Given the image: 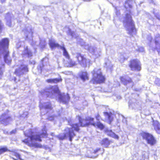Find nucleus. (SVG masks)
<instances>
[{"label": "nucleus", "mask_w": 160, "mask_h": 160, "mask_svg": "<svg viewBox=\"0 0 160 160\" xmlns=\"http://www.w3.org/2000/svg\"><path fill=\"white\" fill-rule=\"evenodd\" d=\"M40 93L43 96L52 98H58L60 102L65 104L67 103L70 99L69 94L62 93L57 86H50L46 87L40 91Z\"/></svg>", "instance_id": "obj_2"}, {"label": "nucleus", "mask_w": 160, "mask_h": 160, "mask_svg": "<svg viewBox=\"0 0 160 160\" xmlns=\"http://www.w3.org/2000/svg\"><path fill=\"white\" fill-rule=\"evenodd\" d=\"M144 50V48L142 47H140L138 48V51L140 52H143Z\"/></svg>", "instance_id": "obj_51"}, {"label": "nucleus", "mask_w": 160, "mask_h": 160, "mask_svg": "<svg viewBox=\"0 0 160 160\" xmlns=\"http://www.w3.org/2000/svg\"><path fill=\"white\" fill-rule=\"evenodd\" d=\"M30 11L29 10H28V14L29 13Z\"/></svg>", "instance_id": "obj_63"}, {"label": "nucleus", "mask_w": 160, "mask_h": 160, "mask_svg": "<svg viewBox=\"0 0 160 160\" xmlns=\"http://www.w3.org/2000/svg\"><path fill=\"white\" fill-rule=\"evenodd\" d=\"M28 114V112H23V114L21 115V117H22L23 118H25L27 117Z\"/></svg>", "instance_id": "obj_44"}, {"label": "nucleus", "mask_w": 160, "mask_h": 160, "mask_svg": "<svg viewBox=\"0 0 160 160\" xmlns=\"http://www.w3.org/2000/svg\"><path fill=\"white\" fill-rule=\"evenodd\" d=\"M147 40L148 41V45L150 48L153 51H155V48L153 46L152 42V38L151 34L148 35L147 37Z\"/></svg>", "instance_id": "obj_22"}, {"label": "nucleus", "mask_w": 160, "mask_h": 160, "mask_svg": "<svg viewBox=\"0 0 160 160\" xmlns=\"http://www.w3.org/2000/svg\"><path fill=\"white\" fill-rule=\"evenodd\" d=\"M28 71V65L26 64H21L19 67L15 69L14 73L17 76L20 77Z\"/></svg>", "instance_id": "obj_13"}, {"label": "nucleus", "mask_w": 160, "mask_h": 160, "mask_svg": "<svg viewBox=\"0 0 160 160\" xmlns=\"http://www.w3.org/2000/svg\"><path fill=\"white\" fill-rule=\"evenodd\" d=\"M154 43L155 44V51L156 50L158 53L160 52V35L156 34L155 37Z\"/></svg>", "instance_id": "obj_18"}, {"label": "nucleus", "mask_w": 160, "mask_h": 160, "mask_svg": "<svg viewBox=\"0 0 160 160\" xmlns=\"http://www.w3.org/2000/svg\"><path fill=\"white\" fill-rule=\"evenodd\" d=\"M124 7L126 9L128 8H131L132 6L131 5V2L130 1H126L125 2L124 4Z\"/></svg>", "instance_id": "obj_35"}, {"label": "nucleus", "mask_w": 160, "mask_h": 160, "mask_svg": "<svg viewBox=\"0 0 160 160\" xmlns=\"http://www.w3.org/2000/svg\"><path fill=\"white\" fill-rule=\"evenodd\" d=\"M24 32L26 37V40H28L31 46L35 48V46H39L41 49H43L45 48L47 43L44 38H39L40 42L38 43L36 41H34L32 39L33 32L31 28H26L23 31Z\"/></svg>", "instance_id": "obj_3"}, {"label": "nucleus", "mask_w": 160, "mask_h": 160, "mask_svg": "<svg viewBox=\"0 0 160 160\" xmlns=\"http://www.w3.org/2000/svg\"><path fill=\"white\" fill-rule=\"evenodd\" d=\"M68 33V34L72 36V38H77V35H76L75 32L72 31L71 29L69 28Z\"/></svg>", "instance_id": "obj_34"}, {"label": "nucleus", "mask_w": 160, "mask_h": 160, "mask_svg": "<svg viewBox=\"0 0 160 160\" xmlns=\"http://www.w3.org/2000/svg\"><path fill=\"white\" fill-rule=\"evenodd\" d=\"M133 96H136V98H132L129 100L128 102V106L129 108L133 109H138L140 107L141 102L138 100L139 95L133 93L132 94Z\"/></svg>", "instance_id": "obj_10"}, {"label": "nucleus", "mask_w": 160, "mask_h": 160, "mask_svg": "<svg viewBox=\"0 0 160 160\" xmlns=\"http://www.w3.org/2000/svg\"><path fill=\"white\" fill-rule=\"evenodd\" d=\"M123 25L126 30L128 31V33L130 35L132 34H135L136 32V28L134 22L130 13H127L123 21Z\"/></svg>", "instance_id": "obj_6"}, {"label": "nucleus", "mask_w": 160, "mask_h": 160, "mask_svg": "<svg viewBox=\"0 0 160 160\" xmlns=\"http://www.w3.org/2000/svg\"><path fill=\"white\" fill-rule=\"evenodd\" d=\"M71 128H66L64 129V132L63 134L58 135V137L60 140H62L68 138L69 141L72 142L73 137L76 136V134L74 131V130L78 132L80 130V128L78 123L72 124L71 125Z\"/></svg>", "instance_id": "obj_5"}, {"label": "nucleus", "mask_w": 160, "mask_h": 160, "mask_svg": "<svg viewBox=\"0 0 160 160\" xmlns=\"http://www.w3.org/2000/svg\"><path fill=\"white\" fill-rule=\"evenodd\" d=\"M149 0L150 2V3H152L154 5L155 4V3L153 1V0Z\"/></svg>", "instance_id": "obj_57"}, {"label": "nucleus", "mask_w": 160, "mask_h": 160, "mask_svg": "<svg viewBox=\"0 0 160 160\" xmlns=\"http://www.w3.org/2000/svg\"><path fill=\"white\" fill-rule=\"evenodd\" d=\"M62 81V79L61 77L59 78H50L46 80V82L49 83H57L61 82Z\"/></svg>", "instance_id": "obj_28"}, {"label": "nucleus", "mask_w": 160, "mask_h": 160, "mask_svg": "<svg viewBox=\"0 0 160 160\" xmlns=\"http://www.w3.org/2000/svg\"><path fill=\"white\" fill-rule=\"evenodd\" d=\"M105 64L106 68L108 69H111L112 66V65L111 63V62L108 60H107V62H105Z\"/></svg>", "instance_id": "obj_37"}, {"label": "nucleus", "mask_w": 160, "mask_h": 160, "mask_svg": "<svg viewBox=\"0 0 160 160\" xmlns=\"http://www.w3.org/2000/svg\"><path fill=\"white\" fill-rule=\"evenodd\" d=\"M49 45L52 49H55L56 48L60 49L62 47V44L61 45H60L54 39H51L49 40Z\"/></svg>", "instance_id": "obj_19"}, {"label": "nucleus", "mask_w": 160, "mask_h": 160, "mask_svg": "<svg viewBox=\"0 0 160 160\" xmlns=\"http://www.w3.org/2000/svg\"><path fill=\"white\" fill-rule=\"evenodd\" d=\"M5 0H0V1H1V3H2L4 2L5 1Z\"/></svg>", "instance_id": "obj_61"}, {"label": "nucleus", "mask_w": 160, "mask_h": 160, "mask_svg": "<svg viewBox=\"0 0 160 160\" xmlns=\"http://www.w3.org/2000/svg\"><path fill=\"white\" fill-rule=\"evenodd\" d=\"M100 144L102 147L105 148H108L110 145V141L108 138H106L102 139Z\"/></svg>", "instance_id": "obj_24"}, {"label": "nucleus", "mask_w": 160, "mask_h": 160, "mask_svg": "<svg viewBox=\"0 0 160 160\" xmlns=\"http://www.w3.org/2000/svg\"><path fill=\"white\" fill-rule=\"evenodd\" d=\"M117 98L118 99H120L121 98V97L120 95H118L117 96Z\"/></svg>", "instance_id": "obj_59"}, {"label": "nucleus", "mask_w": 160, "mask_h": 160, "mask_svg": "<svg viewBox=\"0 0 160 160\" xmlns=\"http://www.w3.org/2000/svg\"><path fill=\"white\" fill-rule=\"evenodd\" d=\"M39 107L42 115H44L47 113L48 112L49 110L52 109L51 104L49 102L43 103H40L39 105Z\"/></svg>", "instance_id": "obj_15"}, {"label": "nucleus", "mask_w": 160, "mask_h": 160, "mask_svg": "<svg viewBox=\"0 0 160 160\" xmlns=\"http://www.w3.org/2000/svg\"><path fill=\"white\" fill-rule=\"evenodd\" d=\"M107 135L115 139L118 140L119 138L118 136L113 132L111 130L107 129L106 130Z\"/></svg>", "instance_id": "obj_23"}, {"label": "nucleus", "mask_w": 160, "mask_h": 160, "mask_svg": "<svg viewBox=\"0 0 160 160\" xmlns=\"http://www.w3.org/2000/svg\"><path fill=\"white\" fill-rule=\"evenodd\" d=\"M4 65H2V66H0V79L1 78L3 70L2 67L4 68Z\"/></svg>", "instance_id": "obj_39"}, {"label": "nucleus", "mask_w": 160, "mask_h": 160, "mask_svg": "<svg viewBox=\"0 0 160 160\" xmlns=\"http://www.w3.org/2000/svg\"><path fill=\"white\" fill-rule=\"evenodd\" d=\"M77 41L78 43L81 46H84L86 43L84 40L81 38H77Z\"/></svg>", "instance_id": "obj_36"}, {"label": "nucleus", "mask_w": 160, "mask_h": 160, "mask_svg": "<svg viewBox=\"0 0 160 160\" xmlns=\"http://www.w3.org/2000/svg\"><path fill=\"white\" fill-rule=\"evenodd\" d=\"M12 159H13L14 160H17V159H15V158H12Z\"/></svg>", "instance_id": "obj_62"}, {"label": "nucleus", "mask_w": 160, "mask_h": 160, "mask_svg": "<svg viewBox=\"0 0 160 160\" xmlns=\"http://www.w3.org/2000/svg\"><path fill=\"white\" fill-rule=\"evenodd\" d=\"M92 81L94 84L102 83L105 81V78L102 74L100 69L95 68L92 72Z\"/></svg>", "instance_id": "obj_7"}, {"label": "nucleus", "mask_w": 160, "mask_h": 160, "mask_svg": "<svg viewBox=\"0 0 160 160\" xmlns=\"http://www.w3.org/2000/svg\"><path fill=\"white\" fill-rule=\"evenodd\" d=\"M152 125L154 128V130L156 132L160 134V123L157 120H154L153 119Z\"/></svg>", "instance_id": "obj_20"}, {"label": "nucleus", "mask_w": 160, "mask_h": 160, "mask_svg": "<svg viewBox=\"0 0 160 160\" xmlns=\"http://www.w3.org/2000/svg\"><path fill=\"white\" fill-rule=\"evenodd\" d=\"M76 57L78 60L79 63L82 67L85 68L88 65H89L90 61V60L89 59H87L80 53H77Z\"/></svg>", "instance_id": "obj_12"}, {"label": "nucleus", "mask_w": 160, "mask_h": 160, "mask_svg": "<svg viewBox=\"0 0 160 160\" xmlns=\"http://www.w3.org/2000/svg\"><path fill=\"white\" fill-rule=\"evenodd\" d=\"M101 149L100 148H97L95 150H94L93 152V153L96 154Z\"/></svg>", "instance_id": "obj_50"}, {"label": "nucleus", "mask_w": 160, "mask_h": 160, "mask_svg": "<svg viewBox=\"0 0 160 160\" xmlns=\"http://www.w3.org/2000/svg\"><path fill=\"white\" fill-rule=\"evenodd\" d=\"M16 132V130L15 129H14V130H12L10 132V134H14V133H15V132Z\"/></svg>", "instance_id": "obj_56"}, {"label": "nucleus", "mask_w": 160, "mask_h": 160, "mask_svg": "<svg viewBox=\"0 0 160 160\" xmlns=\"http://www.w3.org/2000/svg\"><path fill=\"white\" fill-rule=\"evenodd\" d=\"M92 125L100 129L101 130L105 128V126L100 121H97V122H95L94 121H92Z\"/></svg>", "instance_id": "obj_30"}, {"label": "nucleus", "mask_w": 160, "mask_h": 160, "mask_svg": "<svg viewBox=\"0 0 160 160\" xmlns=\"http://www.w3.org/2000/svg\"><path fill=\"white\" fill-rule=\"evenodd\" d=\"M51 135H52V136H53V133H52L51 134Z\"/></svg>", "instance_id": "obj_64"}, {"label": "nucleus", "mask_w": 160, "mask_h": 160, "mask_svg": "<svg viewBox=\"0 0 160 160\" xmlns=\"http://www.w3.org/2000/svg\"><path fill=\"white\" fill-rule=\"evenodd\" d=\"M68 60V63L69 66L70 67H73L75 65V62L74 61H72L70 58L69 59H67Z\"/></svg>", "instance_id": "obj_38"}, {"label": "nucleus", "mask_w": 160, "mask_h": 160, "mask_svg": "<svg viewBox=\"0 0 160 160\" xmlns=\"http://www.w3.org/2000/svg\"><path fill=\"white\" fill-rule=\"evenodd\" d=\"M43 148L46 150H49L50 149V148L47 145L43 146Z\"/></svg>", "instance_id": "obj_55"}, {"label": "nucleus", "mask_w": 160, "mask_h": 160, "mask_svg": "<svg viewBox=\"0 0 160 160\" xmlns=\"http://www.w3.org/2000/svg\"><path fill=\"white\" fill-rule=\"evenodd\" d=\"M153 14H154L155 15V16L156 17V18L158 19V20H160V16L158 15H156L154 13V11H153Z\"/></svg>", "instance_id": "obj_53"}, {"label": "nucleus", "mask_w": 160, "mask_h": 160, "mask_svg": "<svg viewBox=\"0 0 160 160\" xmlns=\"http://www.w3.org/2000/svg\"><path fill=\"white\" fill-rule=\"evenodd\" d=\"M24 134L28 138L23 140L22 142L30 147H34L35 148H42L41 144L38 143L36 141L41 142V138H46L48 135L45 127L43 128L41 133L37 132H34L33 130L29 129L24 132Z\"/></svg>", "instance_id": "obj_1"}, {"label": "nucleus", "mask_w": 160, "mask_h": 160, "mask_svg": "<svg viewBox=\"0 0 160 160\" xmlns=\"http://www.w3.org/2000/svg\"><path fill=\"white\" fill-rule=\"evenodd\" d=\"M3 133L5 134H8V131H6V130H3Z\"/></svg>", "instance_id": "obj_58"}, {"label": "nucleus", "mask_w": 160, "mask_h": 160, "mask_svg": "<svg viewBox=\"0 0 160 160\" xmlns=\"http://www.w3.org/2000/svg\"><path fill=\"white\" fill-rule=\"evenodd\" d=\"M29 64H30L34 65L35 64V62L34 60H30Z\"/></svg>", "instance_id": "obj_52"}, {"label": "nucleus", "mask_w": 160, "mask_h": 160, "mask_svg": "<svg viewBox=\"0 0 160 160\" xmlns=\"http://www.w3.org/2000/svg\"><path fill=\"white\" fill-rule=\"evenodd\" d=\"M104 115L106 118H107L108 120V123L110 124L113 120V115L111 112H103Z\"/></svg>", "instance_id": "obj_25"}, {"label": "nucleus", "mask_w": 160, "mask_h": 160, "mask_svg": "<svg viewBox=\"0 0 160 160\" xmlns=\"http://www.w3.org/2000/svg\"><path fill=\"white\" fill-rule=\"evenodd\" d=\"M140 135L143 139L145 140L148 144L153 146L156 143V140L152 134L147 132H142L140 133Z\"/></svg>", "instance_id": "obj_9"}, {"label": "nucleus", "mask_w": 160, "mask_h": 160, "mask_svg": "<svg viewBox=\"0 0 160 160\" xmlns=\"http://www.w3.org/2000/svg\"><path fill=\"white\" fill-rule=\"evenodd\" d=\"M9 44V40L8 38H4L0 40V54H3L4 61L8 65H10L12 62L8 50Z\"/></svg>", "instance_id": "obj_4"}, {"label": "nucleus", "mask_w": 160, "mask_h": 160, "mask_svg": "<svg viewBox=\"0 0 160 160\" xmlns=\"http://www.w3.org/2000/svg\"><path fill=\"white\" fill-rule=\"evenodd\" d=\"M116 15L118 16V15L120 14V12H119V11H117V10L116 9Z\"/></svg>", "instance_id": "obj_60"}, {"label": "nucleus", "mask_w": 160, "mask_h": 160, "mask_svg": "<svg viewBox=\"0 0 160 160\" xmlns=\"http://www.w3.org/2000/svg\"><path fill=\"white\" fill-rule=\"evenodd\" d=\"M8 110L3 113L0 116V122L4 126L9 124L12 120L11 117L8 114Z\"/></svg>", "instance_id": "obj_11"}, {"label": "nucleus", "mask_w": 160, "mask_h": 160, "mask_svg": "<svg viewBox=\"0 0 160 160\" xmlns=\"http://www.w3.org/2000/svg\"><path fill=\"white\" fill-rule=\"evenodd\" d=\"M14 155L20 160H22V159L21 158V155L19 153L17 152H15L14 153Z\"/></svg>", "instance_id": "obj_42"}, {"label": "nucleus", "mask_w": 160, "mask_h": 160, "mask_svg": "<svg viewBox=\"0 0 160 160\" xmlns=\"http://www.w3.org/2000/svg\"><path fill=\"white\" fill-rule=\"evenodd\" d=\"M3 27V24L0 19V33H1Z\"/></svg>", "instance_id": "obj_45"}, {"label": "nucleus", "mask_w": 160, "mask_h": 160, "mask_svg": "<svg viewBox=\"0 0 160 160\" xmlns=\"http://www.w3.org/2000/svg\"><path fill=\"white\" fill-rule=\"evenodd\" d=\"M118 56L119 60L121 63L123 62L124 60H127L129 57L126 53L123 52L119 53Z\"/></svg>", "instance_id": "obj_27"}, {"label": "nucleus", "mask_w": 160, "mask_h": 160, "mask_svg": "<svg viewBox=\"0 0 160 160\" xmlns=\"http://www.w3.org/2000/svg\"><path fill=\"white\" fill-rule=\"evenodd\" d=\"M5 17L6 25L9 27H11L12 22L14 19L13 15L10 12H8L6 14Z\"/></svg>", "instance_id": "obj_17"}, {"label": "nucleus", "mask_w": 160, "mask_h": 160, "mask_svg": "<svg viewBox=\"0 0 160 160\" xmlns=\"http://www.w3.org/2000/svg\"><path fill=\"white\" fill-rule=\"evenodd\" d=\"M95 117L97 121H100V119H101L102 120L98 113L97 114L95 115Z\"/></svg>", "instance_id": "obj_41"}, {"label": "nucleus", "mask_w": 160, "mask_h": 160, "mask_svg": "<svg viewBox=\"0 0 160 160\" xmlns=\"http://www.w3.org/2000/svg\"><path fill=\"white\" fill-rule=\"evenodd\" d=\"M48 60L47 58H43L41 61L40 63L38 66L37 69L38 72L41 73L43 68L44 66V61H48Z\"/></svg>", "instance_id": "obj_29"}, {"label": "nucleus", "mask_w": 160, "mask_h": 160, "mask_svg": "<svg viewBox=\"0 0 160 160\" xmlns=\"http://www.w3.org/2000/svg\"><path fill=\"white\" fill-rule=\"evenodd\" d=\"M120 79L121 81L124 85H126L127 83L132 82V79L130 78H124L123 77H120Z\"/></svg>", "instance_id": "obj_31"}, {"label": "nucleus", "mask_w": 160, "mask_h": 160, "mask_svg": "<svg viewBox=\"0 0 160 160\" xmlns=\"http://www.w3.org/2000/svg\"><path fill=\"white\" fill-rule=\"evenodd\" d=\"M122 118H123V119L122 120V121L124 123H127V120L126 119V118H125L124 117V116H122Z\"/></svg>", "instance_id": "obj_54"}, {"label": "nucleus", "mask_w": 160, "mask_h": 160, "mask_svg": "<svg viewBox=\"0 0 160 160\" xmlns=\"http://www.w3.org/2000/svg\"><path fill=\"white\" fill-rule=\"evenodd\" d=\"M77 118L79 121V127H85L92 125V121L94 120V118L90 117H86L85 118H82L80 116H78Z\"/></svg>", "instance_id": "obj_8"}, {"label": "nucleus", "mask_w": 160, "mask_h": 160, "mask_svg": "<svg viewBox=\"0 0 160 160\" xmlns=\"http://www.w3.org/2000/svg\"><path fill=\"white\" fill-rule=\"evenodd\" d=\"M9 151L6 147H1L0 148V155L5 152Z\"/></svg>", "instance_id": "obj_33"}, {"label": "nucleus", "mask_w": 160, "mask_h": 160, "mask_svg": "<svg viewBox=\"0 0 160 160\" xmlns=\"http://www.w3.org/2000/svg\"><path fill=\"white\" fill-rule=\"evenodd\" d=\"M78 77L83 81H85L88 79V76L86 71H81L78 74Z\"/></svg>", "instance_id": "obj_21"}, {"label": "nucleus", "mask_w": 160, "mask_h": 160, "mask_svg": "<svg viewBox=\"0 0 160 160\" xmlns=\"http://www.w3.org/2000/svg\"><path fill=\"white\" fill-rule=\"evenodd\" d=\"M10 80L11 81L13 80L15 83H17V82L16 78L14 76L11 77L10 78Z\"/></svg>", "instance_id": "obj_46"}, {"label": "nucleus", "mask_w": 160, "mask_h": 160, "mask_svg": "<svg viewBox=\"0 0 160 160\" xmlns=\"http://www.w3.org/2000/svg\"><path fill=\"white\" fill-rule=\"evenodd\" d=\"M54 117L53 116H49L48 118V119L50 121H52L54 119Z\"/></svg>", "instance_id": "obj_49"}, {"label": "nucleus", "mask_w": 160, "mask_h": 160, "mask_svg": "<svg viewBox=\"0 0 160 160\" xmlns=\"http://www.w3.org/2000/svg\"><path fill=\"white\" fill-rule=\"evenodd\" d=\"M16 47L18 49H19L20 47H21V42H18V43L17 44H16Z\"/></svg>", "instance_id": "obj_48"}, {"label": "nucleus", "mask_w": 160, "mask_h": 160, "mask_svg": "<svg viewBox=\"0 0 160 160\" xmlns=\"http://www.w3.org/2000/svg\"><path fill=\"white\" fill-rule=\"evenodd\" d=\"M129 66L132 71H139L141 69L140 62L137 59L131 60Z\"/></svg>", "instance_id": "obj_14"}, {"label": "nucleus", "mask_w": 160, "mask_h": 160, "mask_svg": "<svg viewBox=\"0 0 160 160\" xmlns=\"http://www.w3.org/2000/svg\"><path fill=\"white\" fill-rule=\"evenodd\" d=\"M62 108H61L60 109H59L57 111L58 116H61V114L62 112Z\"/></svg>", "instance_id": "obj_47"}, {"label": "nucleus", "mask_w": 160, "mask_h": 160, "mask_svg": "<svg viewBox=\"0 0 160 160\" xmlns=\"http://www.w3.org/2000/svg\"><path fill=\"white\" fill-rule=\"evenodd\" d=\"M82 47H83L85 49L87 50L88 51L91 47L88 44H87L86 43L85 45Z\"/></svg>", "instance_id": "obj_43"}, {"label": "nucleus", "mask_w": 160, "mask_h": 160, "mask_svg": "<svg viewBox=\"0 0 160 160\" xmlns=\"http://www.w3.org/2000/svg\"><path fill=\"white\" fill-rule=\"evenodd\" d=\"M62 47H61L60 49L63 51V55L66 58L69 59L70 58V55L68 52L63 42L62 43Z\"/></svg>", "instance_id": "obj_26"}, {"label": "nucleus", "mask_w": 160, "mask_h": 160, "mask_svg": "<svg viewBox=\"0 0 160 160\" xmlns=\"http://www.w3.org/2000/svg\"><path fill=\"white\" fill-rule=\"evenodd\" d=\"M88 51L92 54L95 55L96 57H98L100 56L99 53H98V55L96 54L95 48L94 47L91 46Z\"/></svg>", "instance_id": "obj_32"}, {"label": "nucleus", "mask_w": 160, "mask_h": 160, "mask_svg": "<svg viewBox=\"0 0 160 160\" xmlns=\"http://www.w3.org/2000/svg\"><path fill=\"white\" fill-rule=\"evenodd\" d=\"M22 55L23 58L31 59L33 56V53L27 46H26L24 47Z\"/></svg>", "instance_id": "obj_16"}, {"label": "nucleus", "mask_w": 160, "mask_h": 160, "mask_svg": "<svg viewBox=\"0 0 160 160\" xmlns=\"http://www.w3.org/2000/svg\"><path fill=\"white\" fill-rule=\"evenodd\" d=\"M155 83L158 86H160V79L156 78L155 81Z\"/></svg>", "instance_id": "obj_40"}]
</instances>
